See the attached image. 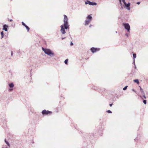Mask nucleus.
Listing matches in <instances>:
<instances>
[{
  "label": "nucleus",
  "instance_id": "obj_1",
  "mask_svg": "<svg viewBox=\"0 0 148 148\" xmlns=\"http://www.w3.org/2000/svg\"><path fill=\"white\" fill-rule=\"evenodd\" d=\"M64 24L60 26L61 28L60 32L62 34H64L66 33L65 29H69V24L68 17L65 14L64 15Z\"/></svg>",
  "mask_w": 148,
  "mask_h": 148
},
{
  "label": "nucleus",
  "instance_id": "obj_2",
  "mask_svg": "<svg viewBox=\"0 0 148 148\" xmlns=\"http://www.w3.org/2000/svg\"><path fill=\"white\" fill-rule=\"evenodd\" d=\"M42 49L45 54L51 57L54 56V53L51 49L42 47Z\"/></svg>",
  "mask_w": 148,
  "mask_h": 148
},
{
  "label": "nucleus",
  "instance_id": "obj_3",
  "mask_svg": "<svg viewBox=\"0 0 148 148\" xmlns=\"http://www.w3.org/2000/svg\"><path fill=\"white\" fill-rule=\"evenodd\" d=\"M123 26L124 27L125 29L127 30V32L129 33L130 27L129 24L127 23H123Z\"/></svg>",
  "mask_w": 148,
  "mask_h": 148
},
{
  "label": "nucleus",
  "instance_id": "obj_4",
  "mask_svg": "<svg viewBox=\"0 0 148 148\" xmlns=\"http://www.w3.org/2000/svg\"><path fill=\"white\" fill-rule=\"evenodd\" d=\"M100 50V49L99 48L92 47L90 49V50L91 52L94 53L97 51H99Z\"/></svg>",
  "mask_w": 148,
  "mask_h": 148
},
{
  "label": "nucleus",
  "instance_id": "obj_5",
  "mask_svg": "<svg viewBox=\"0 0 148 148\" xmlns=\"http://www.w3.org/2000/svg\"><path fill=\"white\" fill-rule=\"evenodd\" d=\"M85 4L86 5L88 4L90 5H96L97 3L95 2H91L88 0H86L85 1Z\"/></svg>",
  "mask_w": 148,
  "mask_h": 148
},
{
  "label": "nucleus",
  "instance_id": "obj_6",
  "mask_svg": "<svg viewBox=\"0 0 148 148\" xmlns=\"http://www.w3.org/2000/svg\"><path fill=\"white\" fill-rule=\"evenodd\" d=\"M131 5V3L129 2L127 3H126L123 5V7L125 8H126L128 10H130V6Z\"/></svg>",
  "mask_w": 148,
  "mask_h": 148
},
{
  "label": "nucleus",
  "instance_id": "obj_7",
  "mask_svg": "<svg viewBox=\"0 0 148 148\" xmlns=\"http://www.w3.org/2000/svg\"><path fill=\"white\" fill-rule=\"evenodd\" d=\"M42 114L43 115H48L49 114H51L52 112L51 111H50L48 110H44L42 112Z\"/></svg>",
  "mask_w": 148,
  "mask_h": 148
},
{
  "label": "nucleus",
  "instance_id": "obj_8",
  "mask_svg": "<svg viewBox=\"0 0 148 148\" xmlns=\"http://www.w3.org/2000/svg\"><path fill=\"white\" fill-rule=\"evenodd\" d=\"M8 27L9 26L8 25L5 24H4L3 25L2 29L5 32H7L8 31Z\"/></svg>",
  "mask_w": 148,
  "mask_h": 148
},
{
  "label": "nucleus",
  "instance_id": "obj_9",
  "mask_svg": "<svg viewBox=\"0 0 148 148\" xmlns=\"http://www.w3.org/2000/svg\"><path fill=\"white\" fill-rule=\"evenodd\" d=\"M92 19V17L91 15H88L86 17V19L90 21Z\"/></svg>",
  "mask_w": 148,
  "mask_h": 148
},
{
  "label": "nucleus",
  "instance_id": "obj_10",
  "mask_svg": "<svg viewBox=\"0 0 148 148\" xmlns=\"http://www.w3.org/2000/svg\"><path fill=\"white\" fill-rule=\"evenodd\" d=\"M119 0V3H120L121 6L122 5L121 1H122L123 3L124 4H125L126 3L125 0Z\"/></svg>",
  "mask_w": 148,
  "mask_h": 148
},
{
  "label": "nucleus",
  "instance_id": "obj_11",
  "mask_svg": "<svg viewBox=\"0 0 148 148\" xmlns=\"http://www.w3.org/2000/svg\"><path fill=\"white\" fill-rule=\"evenodd\" d=\"M90 21L89 20H88L87 19L85 20V25H88L89 23L90 22Z\"/></svg>",
  "mask_w": 148,
  "mask_h": 148
},
{
  "label": "nucleus",
  "instance_id": "obj_12",
  "mask_svg": "<svg viewBox=\"0 0 148 148\" xmlns=\"http://www.w3.org/2000/svg\"><path fill=\"white\" fill-rule=\"evenodd\" d=\"M23 53H24V51H20V50L18 51L17 52V53H18L19 55Z\"/></svg>",
  "mask_w": 148,
  "mask_h": 148
},
{
  "label": "nucleus",
  "instance_id": "obj_13",
  "mask_svg": "<svg viewBox=\"0 0 148 148\" xmlns=\"http://www.w3.org/2000/svg\"><path fill=\"white\" fill-rule=\"evenodd\" d=\"M1 38L2 39V38H3L4 36V32H3V31H2L1 32Z\"/></svg>",
  "mask_w": 148,
  "mask_h": 148
},
{
  "label": "nucleus",
  "instance_id": "obj_14",
  "mask_svg": "<svg viewBox=\"0 0 148 148\" xmlns=\"http://www.w3.org/2000/svg\"><path fill=\"white\" fill-rule=\"evenodd\" d=\"M25 28L27 31V32H28L30 30L29 27L28 26H27V25L25 26Z\"/></svg>",
  "mask_w": 148,
  "mask_h": 148
},
{
  "label": "nucleus",
  "instance_id": "obj_15",
  "mask_svg": "<svg viewBox=\"0 0 148 148\" xmlns=\"http://www.w3.org/2000/svg\"><path fill=\"white\" fill-rule=\"evenodd\" d=\"M9 86L10 88H12L14 86V85L13 83H11L9 84Z\"/></svg>",
  "mask_w": 148,
  "mask_h": 148
},
{
  "label": "nucleus",
  "instance_id": "obj_16",
  "mask_svg": "<svg viewBox=\"0 0 148 148\" xmlns=\"http://www.w3.org/2000/svg\"><path fill=\"white\" fill-rule=\"evenodd\" d=\"M68 61H69L68 59H66L64 61V62L65 64H68Z\"/></svg>",
  "mask_w": 148,
  "mask_h": 148
},
{
  "label": "nucleus",
  "instance_id": "obj_17",
  "mask_svg": "<svg viewBox=\"0 0 148 148\" xmlns=\"http://www.w3.org/2000/svg\"><path fill=\"white\" fill-rule=\"evenodd\" d=\"M133 60H135V58L136 57V54L133 53Z\"/></svg>",
  "mask_w": 148,
  "mask_h": 148
},
{
  "label": "nucleus",
  "instance_id": "obj_18",
  "mask_svg": "<svg viewBox=\"0 0 148 148\" xmlns=\"http://www.w3.org/2000/svg\"><path fill=\"white\" fill-rule=\"evenodd\" d=\"M134 81L137 84H138L139 83V82L138 80V79H137L134 80Z\"/></svg>",
  "mask_w": 148,
  "mask_h": 148
},
{
  "label": "nucleus",
  "instance_id": "obj_19",
  "mask_svg": "<svg viewBox=\"0 0 148 148\" xmlns=\"http://www.w3.org/2000/svg\"><path fill=\"white\" fill-rule=\"evenodd\" d=\"M139 87L140 88V90L141 92L142 93H143L144 94V91H143V90L141 88V87L140 86H139Z\"/></svg>",
  "mask_w": 148,
  "mask_h": 148
},
{
  "label": "nucleus",
  "instance_id": "obj_20",
  "mask_svg": "<svg viewBox=\"0 0 148 148\" xmlns=\"http://www.w3.org/2000/svg\"><path fill=\"white\" fill-rule=\"evenodd\" d=\"M21 23L22 25L24 27L26 25L23 21H22L21 22Z\"/></svg>",
  "mask_w": 148,
  "mask_h": 148
},
{
  "label": "nucleus",
  "instance_id": "obj_21",
  "mask_svg": "<svg viewBox=\"0 0 148 148\" xmlns=\"http://www.w3.org/2000/svg\"><path fill=\"white\" fill-rule=\"evenodd\" d=\"M127 87H128V86H125L124 88H123V90H126L127 89Z\"/></svg>",
  "mask_w": 148,
  "mask_h": 148
},
{
  "label": "nucleus",
  "instance_id": "obj_22",
  "mask_svg": "<svg viewBox=\"0 0 148 148\" xmlns=\"http://www.w3.org/2000/svg\"><path fill=\"white\" fill-rule=\"evenodd\" d=\"M70 45L71 46H73V43L72 42H71L70 43Z\"/></svg>",
  "mask_w": 148,
  "mask_h": 148
},
{
  "label": "nucleus",
  "instance_id": "obj_23",
  "mask_svg": "<svg viewBox=\"0 0 148 148\" xmlns=\"http://www.w3.org/2000/svg\"><path fill=\"white\" fill-rule=\"evenodd\" d=\"M107 112L109 113H112V112L110 110H108L107 111Z\"/></svg>",
  "mask_w": 148,
  "mask_h": 148
},
{
  "label": "nucleus",
  "instance_id": "obj_24",
  "mask_svg": "<svg viewBox=\"0 0 148 148\" xmlns=\"http://www.w3.org/2000/svg\"><path fill=\"white\" fill-rule=\"evenodd\" d=\"M143 103L145 104H146V100H144L143 101Z\"/></svg>",
  "mask_w": 148,
  "mask_h": 148
},
{
  "label": "nucleus",
  "instance_id": "obj_25",
  "mask_svg": "<svg viewBox=\"0 0 148 148\" xmlns=\"http://www.w3.org/2000/svg\"><path fill=\"white\" fill-rule=\"evenodd\" d=\"M11 56H13V51H11Z\"/></svg>",
  "mask_w": 148,
  "mask_h": 148
},
{
  "label": "nucleus",
  "instance_id": "obj_26",
  "mask_svg": "<svg viewBox=\"0 0 148 148\" xmlns=\"http://www.w3.org/2000/svg\"><path fill=\"white\" fill-rule=\"evenodd\" d=\"M140 1L137 2L136 3V4L138 5H139L140 4Z\"/></svg>",
  "mask_w": 148,
  "mask_h": 148
},
{
  "label": "nucleus",
  "instance_id": "obj_27",
  "mask_svg": "<svg viewBox=\"0 0 148 148\" xmlns=\"http://www.w3.org/2000/svg\"><path fill=\"white\" fill-rule=\"evenodd\" d=\"M8 20L9 21H10V22H12V19H10V20H9V18H8Z\"/></svg>",
  "mask_w": 148,
  "mask_h": 148
},
{
  "label": "nucleus",
  "instance_id": "obj_28",
  "mask_svg": "<svg viewBox=\"0 0 148 148\" xmlns=\"http://www.w3.org/2000/svg\"><path fill=\"white\" fill-rule=\"evenodd\" d=\"M128 35H129V34L127 33H126L125 34V35L127 36H128Z\"/></svg>",
  "mask_w": 148,
  "mask_h": 148
},
{
  "label": "nucleus",
  "instance_id": "obj_29",
  "mask_svg": "<svg viewBox=\"0 0 148 148\" xmlns=\"http://www.w3.org/2000/svg\"><path fill=\"white\" fill-rule=\"evenodd\" d=\"M133 64H134V65H135V60H133V62L132 63Z\"/></svg>",
  "mask_w": 148,
  "mask_h": 148
},
{
  "label": "nucleus",
  "instance_id": "obj_30",
  "mask_svg": "<svg viewBox=\"0 0 148 148\" xmlns=\"http://www.w3.org/2000/svg\"><path fill=\"white\" fill-rule=\"evenodd\" d=\"M65 38V37H62V38L61 39L62 40H63Z\"/></svg>",
  "mask_w": 148,
  "mask_h": 148
},
{
  "label": "nucleus",
  "instance_id": "obj_31",
  "mask_svg": "<svg viewBox=\"0 0 148 148\" xmlns=\"http://www.w3.org/2000/svg\"><path fill=\"white\" fill-rule=\"evenodd\" d=\"M143 96L144 98L145 99H146V97L144 95H143Z\"/></svg>",
  "mask_w": 148,
  "mask_h": 148
},
{
  "label": "nucleus",
  "instance_id": "obj_32",
  "mask_svg": "<svg viewBox=\"0 0 148 148\" xmlns=\"http://www.w3.org/2000/svg\"><path fill=\"white\" fill-rule=\"evenodd\" d=\"M113 105V104H111L109 105L110 106V107H111L112 106V105Z\"/></svg>",
  "mask_w": 148,
  "mask_h": 148
},
{
  "label": "nucleus",
  "instance_id": "obj_33",
  "mask_svg": "<svg viewBox=\"0 0 148 148\" xmlns=\"http://www.w3.org/2000/svg\"><path fill=\"white\" fill-rule=\"evenodd\" d=\"M92 26V25H91V24H90V25L89 26V27H91Z\"/></svg>",
  "mask_w": 148,
  "mask_h": 148
},
{
  "label": "nucleus",
  "instance_id": "obj_34",
  "mask_svg": "<svg viewBox=\"0 0 148 148\" xmlns=\"http://www.w3.org/2000/svg\"><path fill=\"white\" fill-rule=\"evenodd\" d=\"M13 90V89H9V90H10V91H12Z\"/></svg>",
  "mask_w": 148,
  "mask_h": 148
},
{
  "label": "nucleus",
  "instance_id": "obj_35",
  "mask_svg": "<svg viewBox=\"0 0 148 148\" xmlns=\"http://www.w3.org/2000/svg\"><path fill=\"white\" fill-rule=\"evenodd\" d=\"M132 91L134 92H136L135 91V90H133V89L132 90Z\"/></svg>",
  "mask_w": 148,
  "mask_h": 148
},
{
  "label": "nucleus",
  "instance_id": "obj_36",
  "mask_svg": "<svg viewBox=\"0 0 148 148\" xmlns=\"http://www.w3.org/2000/svg\"><path fill=\"white\" fill-rule=\"evenodd\" d=\"M6 142V143H7L6 142ZM7 144H8V145H9V144L8 143H7Z\"/></svg>",
  "mask_w": 148,
  "mask_h": 148
},
{
  "label": "nucleus",
  "instance_id": "obj_37",
  "mask_svg": "<svg viewBox=\"0 0 148 148\" xmlns=\"http://www.w3.org/2000/svg\"><path fill=\"white\" fill-rule=\"evenodd\" d=\"M116 33H117V32H116Z\"/></svg>",
  "mask_w": 148,
  "mask_h": 148
}]
</instances>
